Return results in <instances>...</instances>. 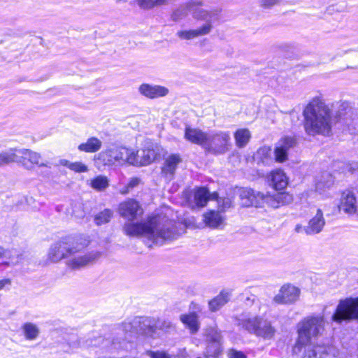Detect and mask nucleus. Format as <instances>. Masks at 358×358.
I'll return each mask as SVG.
<instances>
[{
  "label": "nucleus",
  "mask_w": 358,
  "mask_h": 358,
  "mask_svg": "<svg viewBox=\"0 0 358 358\" xmlns=\"http://www.w3.org/2000/svg\"><path fill=\"white\" fill-rule=\"evenodd\" d=\"M18 161V155L16 153V149L0 153V166Z\"/></svg>",
  "instance_id": "obj_39"
},
{
  "label": "nucleus",
  "mask_w": 358,
  "mask_h": 358,
  "mask_svg": "<svg viewBox=\"0 0 358 358\" xmlns=\"http://www.w3.org/2000/svg\"><path fill=\"white\" fill-rule=\"evenodd\" d=\"M101 147V141L97 137L92 136L87 138L85 143H80L78 147V150L80 152L94 153L99 151Z\"/></svg>",
  "instance_id": "obj_28"
},
{
  "label": "nucleus",
  "mask_w": 358,
  "mask_h": 358,
  "mask_svg": "<svg viewBox=\"0 0 358 358\" xmlns=\"http://www.w3.org/2000/svg\"><path fill=\"white\" fill-rule=\"evenodd\" d=\"M162 151L163 149L161 146L157 144L148 143L142 150L136 152V163L134 165H149L160 157Z\"/></svg>",
  "instance_id": "obj_11"
},
{
  "label": "nucleus",
  "mask_w": 358,
  "mask_h": 358,
  "mask_svg": "<svg viewBox=\"0 0 358 358\" xmlns=\"http://www.w3.org/2000/svg\"><path fill=\"white\" fill-rule=\"evenodd\" d=\"M197 358H201V357H197Z\"/></svg>",
  "instance_id": "obj_58"
},
{
  "label": "nucleus",
  "mask_w": 358,
  "mask_h": 358,
  "mask_svg": "<svg viewBox=\"0 0 358 358\" xmlns=\"http://www.w3.org/2000/svg\"><path fill=\"white\" fill-rule=\"evenodd\" d=\"M301 229V225H296V228H295V231L296 232H299Z\"/></svg>",
  "instance_id": "obj_56"
},
{
  "label": "nucleus",
  "mask_w": 358,
  "mask_h": 358,
  "mask_svg": "<svg viewBox=\"0 0 358 358\" xmlns=\"http://www.w3.org/2000/svg\"><path fill=\"white\" fill-rule=\"evenodd\" d=\"M229 358H247L245 355L240 351L236 350H230L228 353Z\"/></svg>",
  "instance_id": "obj_52"
},
{
  "label": "nucleus",
  "mask_w": 358,
  "mask_h": 358,
  "mask_svg": "<svg viewBox=\"0 0 358 358\" xmlns=\"http://www.w3.org/2000/svg\"><path fill=\"white\" fill-rule=\"evenodd\" d=\"M358 320V297L341 300L337 306V322Z\"/></svg>",
  "instance_id": "obj_10"
},
{
  "label": "nucleus",
  "mask_w": 358,
  "mask_h": 358,
  "mask_svg": "<svg viewBox=\"0 0 358 358\" xmlns=\"http://www.w3.org/2000/svg\"><path fill=\"white\" fill-rule=\"evenodd\" d=\"M213 29V25L208 22L195 29L180 30L176 36L182 40H191L201 36L208 34Z\"/></svg>",
  "instance_id": "obj_19"
},
{
  "label": "nucleus",
  "mask_w": 358,
  "mask_h": 358,
  "mask_svg": "<svg viewBox=\"0 0 358 358\" xmlns=\"http://www.w3.org/2000/svg\"><path fill=\"white\" fill-rule=\"evenodd\" d=\"M304 129L310 136L331 134L334 115L331 108L322 111H303Z\"/></svg>",
  "instance_id": "obj_3"
},
{
  "label": "nucleus",
  "mask_w": 358,
  "mask_h": 358,
  "mask_svg": "<svg viewBox=\"0 0 358 358\" xmlns=\"http://www.w3.org/2000/svg\"><path fill=\"white\" fill-rule=\"evenodd\" d=\"M90 243L89 237L83 234L64 236L51 245L48 252V260L52 263L67 260L70 255L83 251Z\"/></svg>",
  "instance_id": "obj_2"
},
{
  "label": "nucleus",
  "mask_w": 358,
  "mask_h": 358,
  "mask_svg": "<svg viewBox=\"0 0 358 358\" xmlns=\"http://www.w3.org/2000/svg\"><path fill=\"white\" fill-rule=\"evenodd\" d=\"M325 222L323 213L320 209H317L316 215L309 221L308 224L304 228L308 235L320 233L324 226Z\"/></svg>",
  "instance_id": "obj_22"
},
{
  "label": "nucleus",
  "mask_w": 358,
  "mask_h": 358,
  "mask_svg": "<svg viewBox=\"0 0 358 358\" xmlns=\"http://www.w3.org/2000/svg\"><path fill=\"white\" fill-rule=\"evenodd\" d=\"M356 197L352 191L346 189L341 194L339 208L348 214L357 212Z\"/></svg>",
  "instance_id": "obj_20"
},
{
  "label": "nucleus",
  "mask_w": 358,
  "mask_h": 358,
  "mask_svg": "<svg viewBox=\"0 0 358 358\" xmlns=\"http://www.w3.org/2000/svg\"><path fill=\"white\" fill-rule=\"evenodd\" d=\"M59 164L64 166L68 167L70 169L72 162L66 159H61L59 161Z\"/></svg>",
  "instance_id": "obj_54"
},
{
  "label": "nucleus",
  "mask_w": 358,
  "mask_h": 358,
  "mask_svg": "<svg viewBox=\"0 0 358 358\" xmlns=\"http://www.w3.org/2000/svg\"><path fill=\"white\" fill-rule=\"evenodd\" d=\"M151 321H152L151 324L154 325V332L152 333V334L155 332L157 329H163V330H169L173 327L172 323L169 321L155 322L153 319H151Z\"/></svg>",
  "instance_id": "obj_46"
},
{
  "label": "nucleus",
  "mask_w": 358,
  "mask_h": 358,
  "mask_svg": "<svg viewBox=\"0 0 358 358\" xmlns=\"http://www.w3.org/2000/svg\"><path fill=\"white\" fill-rule=\"evenodd\" d=\"M113 215V212L111 210L105 209L95 216L94 221L97 225H101L108 222Z\"/></svg>",
  "instance_id": "obj_42"
},
{
  "label": "nucleus",
  "mask_w": 358,
  "mask_h": 358,
  "mask_svg": "<svg viewBox=\"0 0 358 358\" xmlns=\"http://www.w3.org/2000/svg\"><path fill=\"white\" fill-rule=\"evenodd\" d=\"M216 200H217L219 206L222 208V210L230 208L232 204V201L229 198H224L220 199H218L217 198Z\"/></svg>",
  "instance_id": "obj_51"
},
{
  "label": "nucleus",
  "mask_w": 358,
  "mask_h": 358,
  "mask_svg": "<svg viewBox=\"0 0 358 358\" xmlns=\"http://www.w3.org/2000/svg\"><path fill=\"white\" fill-rule=\"evenodd\" d=\"M189 10L194 19L203 20L206 21V23L210 22L212 24L211 19L214 14L201 8V3L200 2L190 3Z\"/></svg>",
  "instance_id": "obj_25"
},
{
  "label": "nucleus",
  "mask_w": 358,
  "mask_h": 358,
  "mask_svg": "<svg viewBox=\"0 0 358 358\" xmlns=\"http://www.w3.org/2000/svg\"><path fill=\"white\" fill-rule=\"evenodd\" d=\"M334 177L327 172H325L322 176V179L317 182V187H329L334 185Z\"/></svg>",
  "instance_id": "obj_44"
},
{
  "label": "nucleus",
  "mask_w": 358,
  "mask_h": 358,
  "mask_svg": "<svg viewBox=\"0 0 358 358\" xmlns=\"http://www.w3.org/2000/svg\"><path fill=\"white\" fill-rule=\"evenodd\" d=\"M343 172H351L358 171V162H353L352 163H348L343 165V167H339Z\"/></svg>",
  "instance_id": "obj_50"
},
{
  "label": "nucleus",
  "mask_w": 358,
  "mask_h": 358,
  "mask_svg": "<svg viewBox=\"0 0 358 358\" xmlns=\"http://www.w3.org/2000/svg\"><path fill=\"white\" fill-rule=\"evenodd\" d=\"M90 185L96 191H104L109 186V180L106 176L99 175L90 180Z\"/></svg>",
  "instance_id": "obj_37"
},
{
  "label": "nucleus",
  "mask_w": 358,
  "mask_h": 358,
  "mask_svg": "<svg viewBox=\"0 0 358 358\" xmlns=\"http://www.w3.org/2000/svg\"><path fill=\"white\" fill-rule=\"evenodd\" d=\"M203 222L210 228H217L223 223L224 217L219 212L210 210L203 215Z\"/></svg>",
  "instance_id": "obj_33"
},
{
  "label": "nucleus",
  "mask_w": 358,
  "mask_h": 358,
  "mask_svg": "<svg viewBox=\"0 0 358 358\" xmlns=\"http://www.w3.org/2000/svg\"><path fill=\"white\" fill-rule=\"evenodd\" d=\"M296 145V140L292 137H283L280 139L274 149L275 161L283 163L288 159L289 150Z\"/></svg>",
  "instance_id": "obj_15"
},
{
  "label": "nucleus",
  "mask_w": 358,
  "mask_h": 358,
  "mask_svg": "<svg viewBox=\"0 0 358 358\" xmlns=\"http://www.w3.org/2000/svg\"><path fill=\"white\" fill-rule=\"evenodd\" d=\"M324 321L322 316H309L297 324L298 338L293 348L296 355L302 352V348L310 343L312 337L321 334L324 330Z\"/></svg>",
  "instance_id": "obj_4"
},
{
  "label": "nucleus",
  "mask_w": 358,
  "mask_h": 358,
  "mask_svg": "<svg viewBox=\"0 0 358 358\" xmlns=\"http://www.w3.org/2000/svg\"><path fill=\"white\" fill-rule=\"evenodd\" d=\"M16 153L18 155V161L17 162L22 163L27 169H33L34 165L48 166V163L43 162L41 155L38 152L30 150L22 149L16 150Z\"/></svg>",
  "instance_id": "obj_12"
},
{
  "label": "nucleus",
  "mask_w": 358,
  "mask_h": 358,
  "mask_svg": "<svg viewBox=\"0 0 358 358\" xmlns=\"http://www.w3.org/2000/svg\"><path fill=\"white\" fill-rule=\"evenodd\" d=\"M331 318L333 321H336V312L333 313Z\"/></svg>",
  "instance_id": "obj_57"
},
{
  "label": "nucleus",
  "mask_w": 358,
  "mask_h": 358,
  "mask_svg": "<svg viewBox=\"0 0 358 358\" xmlns=\"http://www.w3.org/2000/svg\"><path fill=\"white\" fill-rule=\"evenodd\" d=\"M192 195L193 199L189 198L187 201L188 206L192 209L204 207L210 199H217V192H213L210 194L204 187L195 188L192 191Z\"/></svg>",
  "instance_id": "obj_13"
},
{
  "label": "nucleus",
  "mask_w": 358,
  "mask_h": 358,
  "mask_svg": "<svg viewBox=\"0 0 358 358\" xmlns=\"http://www.w3.org/2000/svg\"><path fill=\"white\" fill-rule=\"evenodd\" d=\"M70 170L76 173H85L87 172L89 169L87 165L81 162H72Z\"/></svg>",
  "instance_id": "obj_47"
},
{
  "label": "nucleus",
  "mask_w": 358,
  "mask_h": 358,
  "mask_svg": "<svg viewBox=\"0 0 358 358\" xmlns=\"http://www.w3.org/2000/svg\"><path fill=\"white\" fill-rule=\"evenodd\" d=\"M309 344L310 343L302 348V350L304 349L305 358H317V354H319V358H323L325 348L317 346L310 349V345Z\"/></svg>",
  "instance_id": "obj_40"
},
{
  "label": "nucleus",
  "mask_w": 358,
  "mask_h": 358,
  "mask_svg": "<svg viewBox=\"0 0 358 358\" xmlns=\"http://www.w3.org/2000/svg\"><path fill=\"white\" fill-rule=\"evenodd\" d=\"M22 329L25 338L27 340H35L39 334L38 327L31 322H27L22 327Z\"/></svg>",
  "instance_id": "obj_38"
},
{
  "label": "nucleus",
  "mask_w": 358,
  "mask_h": 358,
  "mask_svg": "<svg viewBox=\"0 0 358 358\" xmlns=\"http://www.w3.org/2000/svg\"><path fill=\"white\" fill-rule=\"evenodd\" d=\"M238 327L264 339L273 338L275 329L270 321L259 317L242 314L236 318Z\"/></svg>",
  "instance_id": "obj_5"
},
{
  "label": "nucleus",
  "mask_w": 358,
  "mask_h": 358,
  "mask_svg": "<svg viewBox=\"0 0 358 358\" xmlns=\"http://www.w3.org/2000/svg\"><path fill=\"white\" fill-rule=\"evenodd\" d=\"M19 255L15 250H6L0 247V264L14 265L19 262Z\"/></svg>",
  "instance_id": "obj_34"
},
{
  "label": "nucleus",
  "mask_w": 358,
  "mask_h": 358,
  "mask_svg": "<svg viewBox=\"0 0 358 358\" xmlns=\"http://www.w3.org/2000/svg\"><path fill=\"white\" fill-rule=\"evenodd\" d=\"M251 138V134L248 129H239L234 133L236 144L238 148L245 147Z\"/></svg>",
  "instance_id": "obj_36"
},
{
  "label": "nucleus",
  "mask_w": 358,
  "mask_h": 358,
  "mask_svg": "<svg viewBox=\"0 0 358 358\" xmlns=\"http://www.w3.org/2000/svg\"><path fill=\"white\" fill-rule=\"evenodd\" d=\"M75 253L69 257L66 261V265L72 270H80L87 266L94 264L101 256L98 251H92L87 253Z\"/></svg>",
  "instance_id": "obj_9"
},
{
  "label": "nucleus",
  "mask_w": 358,
  "mask_h": 358,
  "mask_svg": "<svg viewBox=\"0 0 358 358\" xmlns=\"http://www.w3.org/2000/svg\"><path fill=\"white\" fill-rule=\"evenodd\" d=\"M278 0H261L262 6L265 8L273 6L278 3Z\"/></svg>",
  "instance_id": "obj_53"
},
{
  "label": "nucleus",
  "mask_w": 358,
  "mask_h": 358,
  "mask_svg": "<svg viewBox=\"0 0 358 358\" xmlns=\"http://www.w3.org/2000/svg\"><path fill=\"white\" fill-rule=\"evenodd\" d=\"M208 133L201 129L187 127L185 131V138L194 144L201 145L205 150V143H206Z\"/></svg>",
  "instance_id": "obj_21"
},
{
  "label": "nucleus",
  "mask_w": 358,
  "mask_h": 358,
  "mask_svg": "<svg viewBox=\"0 0 358 358\" xmlns=\"http://www.w3.org/2000/svg\"><path fill=\"white\" fill-rule=\"evenodd\" d=\"M180 319L182 324L189 330L191 334H194L199 331L200 323L196 313H192L181 315Z\"/></svg>",
  "instance_id": "obj_29"
},
{
  "label": "nucleus",
  "mask_w": 358,
  "mask_h": 358,
  "mask_svg": "<svg viewBox=\"0 0 358 358\" xmlns=\"http://www.w3.org/2000/svg\"><path fill=\"white\" fill-rule=\"evenodd\" d=\"M269 181L272 187L277 190L285 189L288 184V178L281 169L271 171L269 175Z\"/></svg>",
  "instance_id": "obj_26"
},
{
  "label": "nucleus",
  "mask_w": 358,
  "mask_h": 358,
  "mask_svg": "<svg viewBox=\"0 0 358 358\" xmlns=\"http://www.w3.org/2000/svg\"><path fill=\"white\" fill-rule=\"evenodd\" d=\"M293 201V196L287 192H278L273 194H264L263 204L278 208L282 206L291 203Z\"/></svg>",
  "instance_id": "obj_17"
},
{
  "label": "nucleus",
  "mask_w": 358,
  "mask_h": 358,
  "mask_svg": "<svg viewBox=\"0 0 358 358\" xmlns=\"http://www.w3.org/2000/svg\"><path fill=\"white\" fill-rule=\"evenodd\" d=\"M350 106L348 102H342L337 111V123L346 125L350 131L351 124L353 122L352 112L350 111Z\"/></svg>",
  "instance_id": "obj_24"
},
{
  "label": "nucleus",
  "mask_w": 358,
  "mask_h": 358,
  "mask_svg": "<svg viewBox=\"0 0 358 358\" xmlns=\"http://www.w3.org/2000/svg\"><path fill=\"white\" fill-rule=\"evenodd\" d=\"M9 282L8 280H0V290L3 289V287L5 286L6 283Z\"/></svg>",
  "instance_id": "obj_55"
},
{
  "label": "nucleus",
  "mask_w": 358,
  "mask_h": 358,
  "mask_svg": "<svg viewBox=\"0 0 358 358\" xmlns=\"http://www.w3.org/2000/svg\"><path fill=\"white\" fill-rule=\"evenodd\" d=\"M151 318L135 317L124 321L116 329V334L120 336V338L131 341L132 337L138 334L152 336L154 332V325L151 324Z\"/></svg>",
  "instance_id": "obj_6"
},
{
  "label": "nucleus",
  "mask_w": 358,
  "mask_h": 358,
  "mask_svg": "<svg viewBox=\"0 0 358 358\" xmlns=\"http://www.w3.org/2000/svg\"><path fill=\"white\" fill-rule=\"evenodd\" d=\"M141 179L137 177L131 178L127 185L120 189V193L122 194H128L134 187H137L141 183Z\"/></svg>",
  "instance_id": "obj_45"
},
{
  "label": "nucleus",
  "mask_w": 358,
  "mask_h": 358,
  "mask_svg": "<svg viewBox=\"0 0 358 358\" xmlns=\"http://www.w3.org/2000/svg\"><path fill=\"white\" fill-rule=\"evenodd\" d=\"M97 159L105 166L136 163V152L120 145H112L108 148L98 154Z\"/></svg>",
  "instance_id": "obj_7"
},
{
  "label": "nucleus",
  "mask_w": 358,
  "mask_h": 358,
  "mask_svg": "<svg viewBox=\"0 0 358 358\" xmlns=\"http://www.w3.org/2000/svg\"><path fill=\"white\" fill-rule=\"evenodd\" d=\"M330 108L321 96L313 98L306 106L303 111H322L329 110Z\"/></svg>",
  "instance_id": "obj_35"
},
{
  "label": "nucleus",
  "mask_w": 358,
  "mask_h": 358,
  "mask_svg": "<svg viewBox=\"0 0 358 358\" xmlns=\"http://www.w3.org/2000/svg\"><path fill=\"white\" fill-rule=\"evenodd\" d=\"M138 93L149 99H156L166 96L169 90L160 85L142 83L138 87Z\"/></svg>",
  "instance_id": "obj_16"
},
{
  "label": "nucleus",
  "mask_w": 358,
  "mask_h": 358,
  "mask_svg": "<svg viewBox=\"0 0 358 358\" xmlns=\"http://www.w3.org/2000/svg\"><path fill=\"white\" fill-rule=\"evenodd\" d=\"M339 56L341 62H347V68L358 66V50H341Z\"/></svg>",
  "instance_id": "obj_32"
},
{
  "label": "nucleus",
  "mask_w": 358,
  "mask_h": 358,
  "mask_svg": "<svg viewBox=\"0 0 358 358\" xmlns=\"http://www.w3.org/2000/svg\"><path fill=\"white\" fill-rule=\"evenodd\" d=\"M110 341L108 339H104L102 337L99 336L96 338L94 341H90V343H87V346H96L101 345L102 348L108 347Z\"/></svg>",
  "instance_id": "obj_48"
},
{
  "label": "nucleus",
  "mask_w": 358,
  "mask_h": 358,
  "mask_svg": "<svg viewBox=\"0 0 358 358\" xmlns=\"http://www.w3.org/2000/svg\"><path fill=\"white\" fill-rule=\"evenodd\" d=\"M206 336L209 342L212 343L213 350L211 352L213 355H216L220 352V342L222 336L216 328L210 327L206 329Z\"/></svg>",
  "instance_id": "obj_30"
},
{
  "label": "nucleus",
  "mask_w": 358,
  "mask_h": 358,
  "mask_svg": "<svg viewBox=\"0 0 358 358\" xmlns=\"http://www.w3.org/2000/svg\"><path fill=\"white\" fill-rule=\"evenodd\" d=\"M241 199H247L245 205L259 206L263 205L264 193L255 192L252 189H242L240 192Z\"/></svg>",
  "instance_id": "obj_23"
},
{
  "label": "nucleus",
  "mask_w": 358,
  "mask_h": 358,
  "mask_svg": "<svg viewBox=\"0 0 358 358\" xmlns=\"http://www.w3.org/2000/svg\"><path fill=\"white\" fill-rule=\"evenodd\" d=\"M231 292L228 290L222 291L217 296L210 300L208 302L209 310L215 312L225 305L230 299Z\"/></svg>",
  "instance_id": "obj_27"
},
{
  "label": "nucleus",
  "mask_w": 358,
  "mask_h": 358,
  "mask_svg": "<svg viewBox=\"0 0 358 358\" xmlns=\"http://www.w3.org/2000/svg\"><path fill=\"white\" fill-rule=\"evenodd\" d=\"M205 150L209 153L220 155L229 150L230 133L226 131H210L208 134Z\"/></svg>",
  "instance_id": "obj_8"
},
{
  "label": "nucleus",
  "mask_w": 358,
  "mask_h": 358,
  "mask_svg": "<svg viewBox=\"0 0 358 358\" xmlns=\"http://www.w3.org/2000/svg\"><path fill=\"white\" fill-rule=\"evenodd\" d=\"M299 295L300 289L298 287L289 284L284 285L274 296L273 301L278 304H290L296 302Z\"/></svg>",
  "instance_id": "obj_14"
},
{
  "label": "nucleus",
  "mask_w": 358,
  "mask_h": 358,
  "mask_svg": "<svg viewBox=\"0 0 358 358\" xmlns=\"http://www.w3.org/2000/svg\"><path fill=\"white\" fill-rule=\"evenodd\" d=\"M189 3L185 6H180L174 10L171 15V19L175 22H178L185 18L187 15L188 12H189Z\"/></svg>",
  "instance_id": "obj_43"
},
{
  "label": "nucleus",
  "mask_w": 358,
  "mask_h": 358,
  "mask_svg": "<svg viewBox=\"0 0 358 358\" xmlns=\"http://www.w3.org/2000/svg\"><path fill=\"white\" fill-rule=\"evenodd\" d=\"M254 159L258 165H270L273 162L271 148L264 146L259 148L255 155Z\"/></svg>",
  "instance_id": "obj_31"
},
{
  "label": "nucleus",
  "mask_w": 358,
  "mask_h": 358,
  "mask_svg": "<svg viewBox=\"0 0 358 358\" xmlns=\"http://www.w3.org/2000/svg\"><path fill=\"white\" fill-rule=\"evenodd\" d=\"M146 354L150 358H172V356L164 351H148Z\"/></svg>",
  "instance_id": "obj_49"
},
{
  "label": "nucleus",
  "mask_w": 358,
  "mask_h": 358,
  "mask_svg": "<svg viewBox=\"0 0 358 358\" xmlns=\"http://www.w3.org/2000/svg\"><path fill=\"white\" fill-rule=\"evenodd\" d=\"M182 162L180 156L172 154L168 156L162 167V173L168 180H171L175 174L178 165Z\"/></svg>",
  "instance_id": "obj_18"
},
{
  "label": "nucleus",
  "mask_w": 358,
  "mask_h": 358,
  "mask_svg": "<svg viewBox=\"0 0 358 358\" xmlns=\"http://www.w3.org/2000/svg\"><path fill=\"white\" fill-rule=\"evenodd\" d=\"M118 213L128 220L123 226V231L127 236H143L152 243L163 244L166 241L176 238L178 235L176 221L166 214L150 216L144 222H133L143 214V208L135 199H129L121 202Z\"/></svg>",
  "instance_id": "obj_1"
},
{
  "label": "nucleus",
  "mask_w": 358,
  "mask_h": 358,
  "mask_svg": "<svg viewBox=\"0 0 358 358\" xmlns=\"http://www.w3.org/2000/svg\"><path fill=\"white\" fill-rule=\"evenodd\" d=\"M170 0H136L137 4L143 9H150L167 3Z\"/></svg>",
  "instance_id": "obj_41"
}]
</instances>
